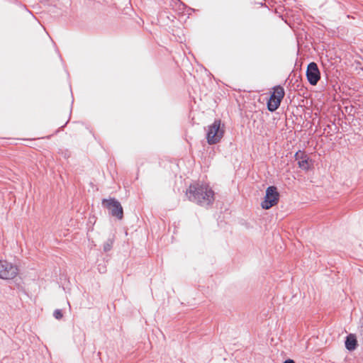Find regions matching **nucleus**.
Returning a JSON list of instances; mask_svg holds the SVG:
<instances>
[{
  "instance_id": "obj_1",
  "label": "nucleus",
  "mask_w": 363,
  "mask_h": 363,
  "mask_svg": "<svg viewBox=\"0 0 363 363\" xmlns=\"http://www.w3.org/2000/svg\"><path fill=\"white\" fill-rule=\"evenodd\" d=\"M186 196L190 201L202 206L211 205L214 201V192L208 186L192 184L186 189Z\"/></svg>"
},
{
  "instance_id": "obj_2",
  "label": "nucleus",
  "mask_w": 363,
  "mask_h": 363,
  "mask_svg": "<svg viewBox=\"0 0 363 363\" xmlns=\"http://www.w3.org/2000/svg\"><path fill=\"white\" fill-rule=\"evenodd\" d=\"M225 133L224 125L221 127V121L215 120L208 125L206 133V140L209 145H214L220 141Z\"/></svg>"
},
{
  "instance_id": "obj_3",
  "label": "nucleus",
  "mask_w": 363,
  "mask_h": 363,
  "mask_svg": "<svg viewBox=\"0 0 363 363\" xmlns=\"http://www.w3.org/2000/svg\"><path fill=\"white\" fill-rule=\"evenodd\" d=\"M279 200V193L277 191V188L274 186H270L267 188L264 199L261 203V206L263 209L268 210L277 205Z\"/></svg>"
},
{
  "instance_id": "obj_4",
  "label": "nucleus",
  "mask_w": 363,
  "mask_h": 363,
  "mask_svg": "<svg viewBox=\"0 0 363 363\" xmlns=\"http://www.w3.org/2000/svg\"><path fill=\"white\" fill-rule=\"evenodd\" d=\"M284 94V89L281 86L279 85L274 87V91L267 102V108L269 111L274 112L279 108Z\"/></svg>"
},
{
  "instance_id": "obj_5",
  "label": "nucleus",
  "mask_w": 363,
  "mask_h": 363,
  "mask_svg": "<svg viewBox=\"0 0 363 363\" xmlns=\"http://www.w3.org/2000/svg\"><path fill=\"white\" fill-rule=\"evenodd\" d=\"M102 205L109 211V213L118 219L121 220L123 218V209L118 201L113 199H104Z\"/></svg>"
},
{
  "instance_id": "obj_6",
  "label": "nucleus",
  "mask_w": 363,
  "mask_h": 363,
  "mask_svg": "<svg viewBox=\"0 0 363 363\" xmlns=\"http://www.w3.org/2000/svg\"><path fill=\"white\" fill-rule=\"evenodd\" d=\"M18 269L16 265L6 260H0V279H11L17 276Z\"/></svg>"
},
{
  "instance_id": "obj_7",
  "label": "nucleus",
  "mask_w": 363,
  "mask_h": 363,
  "mask_svg": "<svg viewBox=\"0 0 363 363\" xmlns=\"http://www.w3.org/2000/svg\"><path fill=\"white\" fill-rule=\"evenodd\" d=\"M306 77L311 85H316L320 78V72L315 62L308 64L306 69Z\"/></svg>"
},
{
  "instance_id": "obj_8",
  "label": "nucleus",
  "mask_w": 363,
  "mask_h": 363,
  "mask_svg": "<svg viewBox=\"0 0 363 363\" xmlns=\"http://www.w3.org/2000/svg\"><path fill=\"white\" fill-rule=\"evenodd\" d=\"M295 157L296 160H298V164L300 168L304 170H308L309 169L307 155H304L303 153L299 154L298 152H296Z\"/></svg>"
},
{
  "instance_id": "obj_9",
  "label": "nucleus",
  "mask_w": 363,
  "mask_h": 363,
  "mask_svg": "<svg viewBox=\"0 0 363 363\" xmlns=\"http://www.w3.org/2000/svg\"><path fill=\"white\" fill-rule=\"evenodd\" d=\"M357 346V340L354 335L350 334L347 336L345 340V347L349 351H353Z\"/></svg>"
},
{
  "instance_id": "obj_10",
  "label": "nucleus",
  "mask_w": 363,
  "mask_h": 363,
  "mask_svg": "<svg viewBox=\"0 0 363 363\" xmlns=\"http://www.w3.org/2000/svg\"><path fill=\"white\" fill-rule=\"evenodd\" d=\"M113 243V240L112 239H108L104 245V250L105 252H108L112 248V245Z\"/></svg>"
},
{
  "instance_id": "obj_11",
  "label": "nucleus",
  "mask_w": 363,
  "mask_h": 363,
  "mask_svg": "<svg viewBox=\"0 0 363 363\" xmlns=\"http://www.w3.org/2000/svg\"><path fill=\"white\" fill-rule=\"evenodd\" d=\"M53 316L57 320L61 319L63 316L62 311L60 309H56L53 313Z\"/></svg>"
},
{
  "instance_id": "obj_12",
  "label": "nucleus",
  "mask_w": 363,
  "mask_h": 363,
  "mask_svg": "<svg viewBox=\"0 0 363 363\" xmlns=\"http://www.w3.org/2000/svg\"><path fill=\"white\" fill-rule=\"evenodd\" d=\"M354 67H355V69L356 70H362L363 71V66L362 65V62L359 61V60H355L354 62V65H353Z\"/></svg>"
},
{
  "instance_id": "obj_13",
  "label": "nucleus",
  "mask_w": 363,
  "mask_h": 363,
  "mask_svg": "<svg viewBox=\"0 0 363 363\" xmlns=\"http://www.w3.org/2000/svg\"><path fill=\"white\" fill-rule=\"evenodd\" d=\"M284 363H295V362L293 359H286L284 361Z\"/></svg>"
}]
</instances>
